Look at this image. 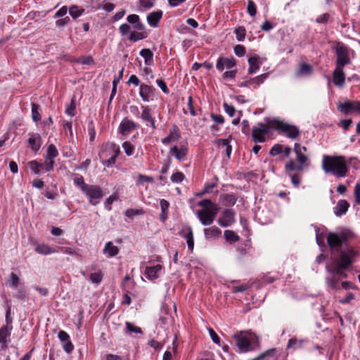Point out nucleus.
<instances>
[{"mask_svg":"<svg viewBox=\"0 0 360 360\" xmlns=\"http://www.w3.org/2000/svg\"><path fill=\"white\" fill-rule=\"evenodd\" d=\"M356 160L355 158H350L346 160L342 155L338 156H323L322 168L326 173H332L338 178L345 177L347 175L348 169L347 163Z\"/></svg>","mask_w":360,"mask_h":360,"instance_id":"f257e3e1","label":"nucleus"},{"mask_svg":"<svg viewBox=\"0 0 360 360\" xmlns=\"http://www.w3.org/2000/svg\"><path fill=\"white\" fill-rule=\"evenodd\" d=\"M233 338L240 353L252 351L259 345V336L251 330L237 331L233 334Z\"/></svg>","mask_w":360,"mask_h":360,"instance_id":"f03ea898","label":"nucleus"},{"mask_svg":"<svg viewBox=\"0 0 360 360\" xmlns=\"http://www.w3.org/2000/svg\"><path fill=\"white\" fill-rule=\"evenodd\" d=\"M73 181L85 195L91 205L95 206L100 202L104 195V192L100 186L86 184L84 178L78 175L74 177Z\"/></svg>","mask_w":360,"mask_h":360,"instance_id":"7ed1b4c3","label":"nucleus"},{"mask_svg":"<svg viewBox=\"0 0 360 360\" xmlns=\"http://www.w3.org/2000/svg\"><path fill=\"white\" fill-rule=\"evenodd\" d=\"M293 150L296 155L297 163L292 159L289 160L285 165L287 172L302 171L309 165V160L307 155V148L298 143L294 145Z\"/></svg>","mask_w":360,"mask_h":360,"instance_id":"20e7f679","label":"nucleus"},{"mask_svg":"<svg viewBox=\"0 0 360 360\" xmlns=\"http://www.w3.org/2000/svg\"><path fill=\"white\" fill-rule=\"evenodd\" d=\"M271 127L292 139H296L300 134V130L296 126L290 125L278 120H272Z\"/></svg>","mask_w":360,"mask_h":360,"instance_id":"39448f33","label":"nucleus"},{"mask_svg":"<svg viewBox=\"0 0 360 360\" xmlns=\"http://www.w3.org/2000/svg\"><path fill=\"white\" fill-rule=\"evenodd\" d=\"M348 231H342L340 233H330L327 236V242L331 248L340 247L350 236Z\"/></svg>","mask_w":360,"mask_h":360,"instance_id":"423d86ee","label":"nucleus"},{"mask_svg":"<svg viewBox=\"0 0 360 360\" xmlns=\"http://www.w3.org/2000/svg\"><path fill=\"white\" fill-rule=\"evenodd\" d=\"M219 207H213L212 209H202L198 211V217L204 226H208L213 223L219 210Z\"/></svg>","mask_w":360,"mask_h":360,"instance_id":"0eeeda50","label":"nucleus"},{"mask_svg":"<svg viewBox=\"0 0 360 360\" xmlns=\"http://www.w3.org/2000/svg\"><path fill=\"white\" fill-rule=\"evenodd\" d=\"M107 150L112 151L113 154L108 159H106V160H103V165L106 166V167H110L112 165L115 163L116 159H117V156L119 155V154L120 153V150L119 146H117V144L113 143H108L105 146V150L104 151H103L101 153H100L101 158L107 157L108 156V155H107V152L108 151Z\"/></svg>","mask_w":360,"mask_h":360,"instance_id":"6e6552de","label":"nucleus"},{"mask_svg":"<svg viewBox=\"0 0 360 360\" xmlns=\"http://www.w3.org/2000/svg\"><path fill=\"white\" fill-rule=\"evenodd\" d=\"M337 60L336 66L344 68L345 65L350 63V58L347 48L342 45H338L336 48Z\"/></svg>","mask_w":360,"mask_h":360,"instance_id":"1a4fd4ad","label":"nucleus"},{"mask_svg":"<svg viewBox=\"0 0 360 360\" xmlns=\"http://www.w3.org/2000/svg\"><path fill=\"white\" fill-rule=\"evenodd\" d=\"M58 155V150L53 144H50L46 150V153L44 157L45 170L49 172L53 170L54 165V158Z\"/></svg>","mask_w":360,"mask_h":360,"instance_id":"9d476101","label":"nucleus"},{"mask_svg":"<svg viewBox=\"0 0 360 360\" xmlns=\"http://www.w3.org/2000/svg\"><path fill=\"white\" fill-rule=\"evenodd\" d=\"M269 132V128L263 123H258L257 126L252 129V136L255 143L265 141V135Z\"/></svg>","mask_w":360,"mask_h":360,"instance_id":"9b49d317","label":"nucleus"},{"mask_svg":"<svg viewBox=\"0 0 360 360\" xmlns=\"http://www.w3.org/2000/svg\"><path fill=\"white\" fill-rule=\"evenodd\" d=\"M235 222V212L233 210H225L218 219V224L222 227H228Z\"/></svg>","mask_w":360,"mask_h":360,"instance_id":"f8f14e48","label":"nucleus"},{"mask_svg":"<svg viewBox=\"0 0 360 360\" xmlns=\"http://www.w3.org/2000/svg\"><path fill=\"white\" fill-rule=\"evenodd\" d=\"M188 149L187 146L181 145L180 146H174L169 150V154L174 157L178 161L184 162L186 160Z\"/></svg>","mask_w":360,"mask_h":360,"instance_id":"ddd939ff","label":"nucleus"},{"mask_svg":"<svg viewBox=\"0 0 360 360\" xmlns=\"http://www.w3.org/2000/svg\"><path fill=\"white\" fill-rule=\"evenodd\" d=\"M138 127L139 124L128 118H124L120 124L119 131L123 136H127Z\"/></svg>","mask_w":360,"mask_h":360,"instance_id":"4468645a","label":"nucleus"},{"mask_svg":"<svg viewBox=\"0 0 360 360\" xmlns=\"http://www.w3.org/2000/svg\"><path fill=\"white\" fill-rule=\"evenodd\" d=\"M12 326H3L0 328V344L2 349L7 348L8 343L11 340Z\"/></svg>","mask_w":360,"mask_h":360,"instance_id":"2eb2a0df","label":"nucleus"},{"mask_svg":"<svg viewBox=\"0 0 360 360\" xmlns=\"http://www.w3.org/2000/svg\"><path fill=\"white\" fill-rule=\"evenodd\" d=\"M181 137V133L179 128L174 125L170 129L169 134L162 140L164 145H167L172 142L177 141Z\"/></svg>","mask_w":360,"mask_h":360,"instance_id":"dca6fc26","label":"nucleus"},{"mask_svg":"<svg viewBox=\"0 0 360 360\" xmlns=\"http://www.w3.org/2000/svg\"><path fill=\"white\" fill-rule=\"evenodd\" d=\"M180 235L186 239L188 248L192 250L194 247V240L191 227L190 226L183 227L180 232Z\"/></svg>","mask_w":360,"mask_h":360,"instance_id":"f3484780","label":"nucleus"},{"mask_svg":"<svg viewBox=\"0 0 360 360\" xmlns=\"http://www.w3.org/2000/svg\"><path fill=\"white\" fill-rule=\"evenodd\" d=\"M340 112L344 114H349L353 111H357V102L347 101L345 103H340L338 105Z\"/></svg>","mask_w":360,"mask_h":360,"instance_id":"a211bd4d","label":"nucleus"},{"mask_svg":"<svg viewBox=\"0 0 360 360\" xmlns=\"http://www.w3.org/2000/svg\"><path fill=\"white\" fill-rule=\"evenodd\" d=\"M353 257L352 251L346 250L340 253V259L337 262L340 266L344 269L347 268L352 262V258Z\"/></svg>","mask_w":360,"mask_h":360,"instance_id":"6ab92c4d","label":"nucleus"},{"mask_svg":"<svg viewBox=\"0 0 360 360\" xmlns=\"http://www.w3.org/2000/svg\"><path fill=\"white\" fill-rule=\"evenodd\" d=\"M236 65V62L233 58H219L217 60L216 68L217 69L221 72L226 69H231Z\"/></svg>","mask_w":360,"mask_h":360,"instance_id":"aec40b11","label":"nucleus"},{"mask_svg":"<svg viewBox=\"0 0 360 360\" xmlns=\"http://www.w3.org/2000/svg\"><path fill=\"white\" fill-rule=\"evenodd\" d=\"M141 118L144 121L150 123V127L155 129H156V124H155V120L152 117L150 113V110L148 106L147 105H142L141 106Z\"/></svg>","mask_w":360,"mask_h":360,"instance_id":"412c9836","label":"nucleus"},{"mask_svg":"<svg viewBox=\"0 0 360 360\" xmlns=\"http://www.w3.org/2000/svg\"><path fill=\"white\" fill-rule=\"evenodd\" d=\"M155 89L145 84H142L139 87V95L141 97L143 101L148 102L150 97L153 94Z\"/></svg>","mask_w":360,"mask_h":360,"instance_id":"4be33fe9","label":"nucleus"},{"mask_svg":"<svg viewBox=\"0 0 360 360\" xmlns=\"http://www.w3.org/2000/svg\"><path fill=\"white\" fill-rule=\"evenodd\" d=\"M344 68L335 66L333 71V82L336 86H342L345 84V75L343 72Z\"/></svg>","mask_w":360,"mask_h":360,"instance_id":"5701e85b","label":"nucleus"},{"mask_svg":"<svg viewBox=\"0 0 360 360\" xmlns=\"http://www.w3.org/2000/svg\"><path fill=\"white\" fill-rule=\"evenodd\" d=\"M28 143L32 150L37 153L41 148L42 143L41 138L39 134H32L28 139Z\"/></svg>","mask_w":360,"mask_h":360,"instance_id":"b1692460","label":"nucleus"},{"mask_svg":"<svg viewBox=\"0 0 360 360\" xmlns=\"http://www.w3.org/2000/svg\"><path fill=\"white\" fill-rule=\"evenodd\" d=\"M308 342L307 339H297L296 338H292L288 340L287 345V349H303L304 347L305 344Z\"/></svg>","mask_w":360,"mask_h":360,"instance_id":"393cba45","label":"nucleus"},{"mask_svg":"<svg viewBox=\"0 0 360 360\" xmlns=\"http://www.w3.org/2000/svg\"><path fill=\"white\" fill-rule=\"evenodd\" d=\"M160 264L153 266H148L145 270V275L148 279L154 280L158 278V272L162 269Z\"/></svg>","mask_w":360,"mask_h":360,"instance_id":"a878e982","label":"nucleus"},{"mask_svg":"<svg viewBox=\"0 0 360 360\" xmlns=\"http://www.w3.org/2000/svg\"><path fill=\"white\" fill-rule=\"evenodd\" d=\"M349 207V203L345 200H340L334 207V213L336 216L340 217L345 214Z\"/></svg>","mask_w":360,"mask_h":360,"instance_id":"bb28decb","label":"nucleus"},{"mask_svg":"<svg viewBox=\"0 0 360 360\" xmlns=\"http://www.w3.org/2000/svg\"><path fill=\"white\" fill-rule=\"evenodd\" d=\"M103 253L107 254L110 257H115L119 253V248L110 241L105 243Z\"/></svg>","mask_w":360,"mask_h":360,"instance_id":"cd10ccee","label":"nucleus"},{"mask_svg":"<svg viewBox=\"0 0 360 360\" xmlns=\"http://www.w3.org/2000/svg\"><path fill=\"white\" fill-rule=\"evenodd\" d=\"M162 12L161 11L157 12H152L147 16V20L150 26L156 27L158 22L161 19Z\"/></svg>","mask_w":360,"mask_h":360,"instance_id":"c85d7f7f","label":"nucleus"},{"mask_svg":"<svg viewBox=\"0 0 360 360\" xmlns=\"http://www.w3.org/2000/svg\"><path fill=\"white\" fill-rule=\"evenodd\" d=\"M160 205L161 207V213L160 217L161 221L164 222L167 219L169 202L165 199H162L160 202Z\"/></svg>","mask_w":360,"mask_h":360,"instance_id":"c756f323","label":"nucleus"},{"mask_svg":"<svg viewBox=\"0 0 360 360\" xmlns=\"http://www.w3.org/2000/svg\"><path fill=\"white\" fill-rule=\"evenodd\" d=\"M248 63H249L248 73L249 74L255 73L259 68V57L258 56L250 57L248 59Z\"/></svg>","mask_w":360,"mask_h":360,"instance_id":"7c9ffc66","label":"nucleus"},{"mask_svg":"<svg viewBox=\"0 0 360 360\" xmlns=\"http://www.w3.org/2000/svg\"><path fill=\"white\" fill-rule=\"evenodd\" d=\"M127 21L128 22L133 25L134 28L141 30L143 28V25L139 21V15L136 14H131L128 15L127 17Z\"/></svg>","mask_w":360,"mask_h":360,"instance_id":"2f4dec72","label":"nucleus"},{"mask_svg":"<svg viewBox=\"0 0 360 360\" xmlns=\"http://www.w3.org/2000/svg\"><path fill=\"white\" fill-rule=\"evenodd\" d=\"M205 238L207 239L218 237L220 236L221 231L216 226H212L204 230Z\"/></svg>","mask_w":360,"mask_h":360,"instance_id":"473e14b6","label":"nucleus"},{"mask_svg":"<svg viewBox=\"0 0 360 360\" xmlns=\"http://www.w3.org/2000/svg\"><path fill=\"white\" fill-rule=\"evenodd\" d=\"M35 250L39 254H41V255H49V254L55 253L57 252L56 250L49 247L47 245H44V244L38 245L36 247Z\"/></svg>","mask_w":360,"mask_h":360,"instance_id":"72a5a7b5","label":"nucleus"},{"mask_svg":"<svg viewBox=\"0 0 360 360\" xmlns=\"http://www.w3.org/2000/svg\"><path fill=\"white\" fill-rule=\"evenodd\" d=\"M311 72L312 67L309 64L302 63L297 70L296 75L297 77H301L304 75H309Z\"/></svg>","mask_w":360,"mask_h":360,"instance_id":"f704fd0d","label":"nucleus"},{"mask_svg":"<svg viewBox=\"0 0 360 360\" xmlns=\"http://www.w3.org/2000/svg\"><path fill=\"white\" fill-rule=\"evenodd\" d=\"M267 75H268L267 74H262V75H261L259 76H257L256 77L250 79L249 80H250V86L253 87V88L258 87L259 85L263 84L264 80L266 79Z\"/></svg>","mask_w":360,"mask_h":360,"instance_id":"c9c22d12","label":"nucleus"},{"mask_svg":"<svg viewBox=\"0 0 360 360\" xmlns=\"http://www.w3.org/2000/svg\"><path fill=\"white\" fill-rule=\"evenodd\" d=\"M140 56H142L145 60L146 65H150V62L153 60V53L149 49H143L140 51Z\"/></svg>","mask_w":360,"mask_h":360,"instance_id":"e433bc0d","label":"nucleus"},{"mask_svg":"<svg viewBox=\"0 0 360 360\" xmlns=\"http://www.w3.org/2000/svg\"><path fill=\"white\" fill-rule=\"evenodd\" d=\"M84 12V8H80L79 6L76 5H73L70 7L69 13L70 15L74 18L76 19L80 15H82Z\"/></svg>","mask_w":360,"mask_h":360,"instance_id":"4c0bfd02","label":"nucleus"},{"mask_svg":"<svg viewBox=\"0 0 360 360\" xmlns=\"http://www.w3.org/2000/svg\"><path fill=\"white\" fill-rule=\"evenodd\" d=\"M28 165L34 174H39L41 169H45L44 164H39L36 160L30 161Z\"/></svg>","mask_w":360,"mask_h":360,"instance_id":"58836bf2","label":"nucleus"},{"mask_svg":"<svg viewBox=\"0 0 360 360\" xmlns=\"http://www.w3.org/2000/svg\"><path fill=\"white\" fill-rule=\"evenodd\" d=\"M40 106L38 104H32V117L34 122H38L41 120Z\"/></svg>","mask_w":360,"mask_h":360,"instance_id":"ea45409f","label":"nucleus"},{"mask_svg":"<svg viewBox=\"0 0 360 360\" xmlns=\"http://www.w3.org/2000/svg\"><path fill=\"white\" fill-rule=\"evenodd\" d=\"M224 237L226 240L230 242H237L239 240V236L234 231L231 230L224 231Z\"/></svg>","mask_w":360,"mask_h":360,"instance_id":"a19ab883","label":"nucleus"},{"mask_svg":"<svg viewBox=\"0 0 360 360\" xmlns=\"http://www.w3.org/2000/svg\"><path fill=\"white\" fill-rule=\"evenodd\" d=\"M19 282H20V278L17 276V274H15L13 272H11L9 276V278L8 279V283L9 284V286L11 288H16L19 285Z\"/></svg>","mask_w":360,"mask_h":360,"instance_id":"79ce46f5","label":"nucleus"},{"mask_svg":"<svg viewBox=\"0 0 360 360\" xmlns=\"http://www.w3.org/2000/svg\"><path fill=\"white\" fill-rule=\"evenodd\" d=\"M222 198L226 206H232L236 202V198L232 194H224Z\"/></svg>","mask_w":360,"mask_h":360,"instance_id":"37998d69","label":"nucleus"},{"mask_svg":"<svg viewBox=\"0 0 360 360\" xmlns=\"http://www.w3.org/2000/svg\"><path fill=\"white\" fill-rule=\"evenodd\" d=\"M285 174L291 179L292 184L295 186L298 187L300 184V176L297 174H292V172H287L285 170Z\"/></svg>","mask_w":360,"mask_h":360,"instance_id":"c03bdc74","label":"nucleus"},{"mask_svg":"<svg viewBox=\"0 0 360 360\" xmlns=\"http://www.w3.org/2000/svg\"><path fill=\"white\" fill-rule=\"evenodd\" d=\"M146 37V36L143 32H133L129 34V39L131 41L135 42L139 40L145 39Z\"/></svg>","mask_w":360,"mask_h":360,"instance_id":"a18cd8bd","label":"nucleus"},{"mask_svg":"<svg viewBox=\"0 0 360 360\" xmlns=\"http://www.w3.org/2000/svg\"><path fill=\"white\" fill-rule=\"evenodd\" d=\"M122 148L127 155L131 156L134 153V146L129 141H124L122 143Z\"/></svg>","mask_w":360,"mask_h":360,"instance_id":"49530a36","label":"nucleus"},{"mask_svg":"<svg viewBox=\"0 0 360 360\" xmlns=\"http://www.w3.org/2000/svg\"><path fill=\"white\" fill-rule=\"evenodd\" d=\"M342 269H345L343 267L340 266L337 262L334 264L333 266L329 270L330 272L340 275L341 276L345 277L346 274L342 272Z\"/></svg>","mask_w":360,"mask_h":360,"instance_id":"de8ad7c7","label":"nucleus"},{"mask_svg":"<svg viewBox=\"0 0 360 360\" xmlns=\"http://www.w3.org/2000/svg\"><path fill=\"white\" fill-rule=\"evenodd\" d=\"M126 328H127V330L128 333H137V334H141L142 333V330H141V328L134 326V324H132L130 322H127L126 323Z\"/></svg>","mask_w":360,"mask_h":360,"instance_id":"09e8293b","label":"nucleus"},{"mask_svg":"<svg viewBox=\"0 0 360 360\" xmlns=\"http://www.w3.org/2000/svg\"><path fill=\"white\" fill-rule=\"evenodd\" d=\"M143 213V211L141 209H127L125 211V215L130 219H132L135 215L142 214Z\"/></svg>","mask_w":360,"mask_h":360,"instance_id":"8fccbe9b","label":"nucleus"},{"mask_svg":"<svg viewBox=\"0 0 360 360\" xmlns=\"http://www.w3.org/2000/svg\"><path fill=\"white\" fill-rule=\"evenodd\" d=\"M185 176L182 172H176L171 176V181L173 183H181L184 179Z\"/></svg>","mask_w":360,"mask_h":360,"instance_id":"3c124183","label":"nucleus"},{"mask_svg":"<svg viewBox=\"0 0 360 360\" xmlns=\"http://www.w3.org/2000/svg\"><path fill=\"white\" fill-rule=\"evenodd\" d=\"M103 274L101 271L92 273L90 274V280L92 283H99L102 281Z\"/></svg>","mask_w":360,"mask_h":360,"instance_id":"603ef678","label":"nucleus"},{"mask_svg":"<svg viewBox=\"0 0 360 360\" xmlns=\"http://www.w3.org/2000/svg\"><path fill=\"white\" fill-rule=\"evenodd\" d=\"M198 205L204 207V209H212L213 207H218L212 202L210 200L205 199L198 202Z\"/></svg>","mask_w":360,"mask_h":360,"instance_id":"864d4df0","label":"nucleus"},{"mask_svg":"<svg viewBox=\"0 0 360 360\" xmlns=\"http://www.w3.org/2000/svg\"><path fill=\"white\" fill-rule=\"evenodd\" d=\"M354 197L355 202L360 205V182H357L354 186Z\"/></svg>","mask_w":360,"mask_h":360,"instance_id":"5fc2aeb1","label":"nucleus"},{"mask_svg":"<svg viewBox=\"0 0 360 360\" xmlns=\"http://www.w3.org/2000/svg\"><path fill=\"white\" fill-rule=\"evenodd\" d=\"M248 13L251 16H255L257 13V7L255 4L252 0H249L248 3Z\"/></svg>","mask_w":360,"mask_h":360,"instance_id":"6e6d98bb","label":"nucleus"},{"mask_svg":"<svg viewBox=\"0 0 360 360\" xmlns=\"http://www.w3.org/2000/svg\"><path fill=\"white\" fill-rule=\"evenodd\" d=\"M283 151V146L280 144L274 145L270 150L269 154L271 156H276L281 153Z\"/></svg>","mask_w":360,"mask_h":360,"instance_id":"4d7b16f0","label":"nucleus"},{"mask_svg":"<svg viewBox=\"0 0 360 360\" xmlns=\"http://www.w3.org/2000/svg\"><path fill=\"white\" fill-rule=\"evenodd\" d=\"M236 38L238 41H243L245 37V30L243 27H238L235 30Z\"/></svg>","mask_w":360,"mask_h":360,"instance_id":"13d9d810","label":"nucleus"},{"mask_svg":"<svg viewBox=\"0 0 360 360\" xmlns=\"http://www.w3.org/2000/svg\"><path fill=\"white\" fill-rule=\"evenodd\" d=\"M208 332L212 341L215 344L220 345V338L218 336V335L215 333V331L212 328H208Z\"/></svg>","mask_w":360,"mask_h":360,"instance_id":"bf43d9fd","label":"nucleus"},{"mask_svg":"<svg viewBox=\"0 0 360 360\" xmlns=\"http://www.w3.org/2000/svg\"><path fill=\"white\" fill-rule=\"evenodd\" d=\"M224 109L225 112L230 116L233 117L235 115V108L233 105H230L226 103H224Z\"/></svg>","mask_w":360,"mask_h":360,"instance_id":"052dcab7","label":"nucleus"},{"mask_svg":"<svg viewBox=\"0 0 360 360\" xmlns=\"http://www.w3.org/2000/svg\"><path fill=\"white\" fill-rule=\"evenodd\" d=\"M234 53L238 56H243L245 53V49L243 45H236L234 47Z\"/></svg>","mask_w":360,"mask_h":360,"instance_id":"680f3d73","label":"nucleus"},{"mask_svg":"<svg viewBox=\"0 0 360 360\" xmlns=\"http://www.w3.org/2000/svg\"><path fill=\"white\" fill-rule=\"evenodd\" d=\"M75 103L74 101V100L72 99L71 101V103L70 105V106H68L66 110H65V112L70 115V116H74L75 115Z\"/></svg>","mask_w":360,"mask_h":360,"instance_id":"e2e57ef3","label":"nucleus"},{"mask_svg":"<svg viewBox=\"0 0 360 360\" xmlns=\"http://www.w3.org/2000/svg\"><path fill=\"white\" fill-rule=\"evenodd\" d=\"M79 62L82 64L92 65L94 64V60L91 56H82L79 58Z\"/></svg>","mask_w":360,"mask_h":360,"instance_id":"0e129e2a","label":"nucleus"},{"mask_svg":"<svg viewBox=\"0 0 360 360\" xmlns=\"http://www.w3.org/2000/svg\"><path fill=\"white\" fill-rule=\"evenodd\" d=\"M156 83L165 94L169 93V89L167 86V84L162 79H157Z\"/></svg>","mask_w":360,"mask_h":360,"instance_id":"69168bd1","label":"nucleus"},{"mask_svg":"<svg viewBox=\"0 0 360 360\" xmlns=\"http://www.w3.org/2000/svg\"><path fill=\"white\" fill-rule=\"evenodd\" d=\"M58 338L59 340L63 342H67L68 340H70V336L64 330H60L59 333H58Z\"/></svg>","mask_w":360,"mask_h":360,"instance_id":"338daca9","label":"nucleus"},{"mask_svg":"<svg viewBox=\"0 0 360 360\" xmlns=\"http://www.w3.org/2000/svg\"><path fill=\"white\" fill-rule=\"evenodd\" d=\"M63 347V349L68 354L72 352L74 349V346L70 340L65 342Z\"/></svg>","mask_w":360,"mask_h":360,"instance_id":"774afa93","label":"nucleus"}]
</instances>
